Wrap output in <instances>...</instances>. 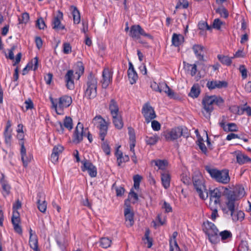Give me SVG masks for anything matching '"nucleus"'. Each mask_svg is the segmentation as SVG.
Here are the masks:
<instances>
[{
  "instance_id": "obj_1",
  "label": "nucleus",
  "mask_w": 251,
  "mask_h": 251,
  "mask_svg": "<svg viewBox=\"0 0 251 251\" xmlns=\"http://www.w3.org/2000/svg\"><path fill=\"white\" fill-rule=\"evenodd\" d=\"M202 231L206 238L212 244H217L220 239L219 237V229L213 223L206 221L202 224Z\"/></svg>"
},
{
  "instance_id": "obj_2",
  "label": "nucleus",
  "mask_w": 251,
  "mask_h": 251,
  "mask_svg": "<svg viewBox=\"0 0 251 251\" xmlns=\"http://www.w3.org/2000/svg\"><path fill=\"white\" fill-rule=\"evenodd\" d=\"M224 102V100L221 97H218L215 95L205 97L202 100V104L203 109L207 115H206L204 112H203L204 116L207 118H210V113L213 110V104L220 106Z\"/></svg>"
},
{
  "instance_id": "obj_3",
  "label": "nucleus",
  "mask_w": 251,
  "mask_h": 251,
  "mask_svg": "<svg viewBox=\"0 0 251 251\" xmlns=\"http://www.w3.org/2000/svg\"><path fill=\"white\" fill-rule=\"evenodd\" d=\"M206 170L210 174L211 177L218 182L226 184L230 181L229 171L227 169L219 170L206 167Z\"/></svg>"
},
{
  "instance_id": "obj_4",
  "label": "nucleus",
  "mask_w": 251,
  "mask_h": 251,
  "mask_svg": "<svg viewBox=\"0 0 251 251\" xmlns=\"http://www.w3.org/2000/svg\"><path fill=\"white\" fill-rule=\"evenodd\" d=\"M238 199L237 196L234 191H230L228 194L226 198V206L228 209V211L226 209L224 210L225 213L228 214L230 212V216L233 222L238 221L237 211H235L236 203L235 201Z\"/></svg>"
},
{
  "instance_id": "obj_5",
  "label": "nucleus",
  "mask_w": 251,
  "mask_h": 251,
  "mask_svg": "<svg viewBox=\"0 0 251 251\" xmlns=\"http://www.w3.org/2000/svg\"><path fill=\"white\" fill-rule=\"evenodd\" d=\"M50 100L52 108L55 110L58 114H60L62 109L64 107H69L72 102L71 97L66 95L61 97L58 99H54L50 96Z\"/></svg>"
},
{
  "instance_id": "obj_6",
  "label": "nucleus",
  "mask_w": 251,
  "mask_h": 251,
  "mask_svg": "<svg viewBox=\"0 0 251 251\" xmlns=\"http://www.w3.org/2000/svg\"><path fill=\"white\" fill-rule=\"evenodd\" d=\"M97 84V78L92 73H90L87 77L86 88L85 91V95L88 99H94L96 97Z\"/></svg>"
},
{
  "instance_id": "obj_7",
  "label": "nucleus",
  "mask_w": 251,
  "mask_h": 251,
  "mask_svg": "<svg viewBox=\"0 0 251 251\" xmlns=\"http://www.w3.org/2000/svg\"><path fill=\"white\" fill-rule=\"evenodd\" d=\"M193 183L195 189L202 200H206L208 197V193L205 188L204 180L200 174L195 175L193 177Z\"/></svg>"
},
{
  "instance_id": "obj_8",
  "label": "nucleus",
  "mask_w": 251,
  "mask_h": 251,
  "mask_svg": "<svg viewBox=\"0 0 251 251\" xmlns=\"http://www.w3.org/2000/svg\"><path fill=\"white\" fill-rule=\"evenodd\" d=\"M92 123L99 129L100 137L101 141H104L107 133L108 123L100 115L95 116L93 119Z\"/></svg>"
},
{
  "instance_id": "obj_9",
  "label": "nucleus",
  "mask_w": 251,
  "mask_h": 251,
  "mask_svg": "<svg viewBox=\"0 0 251 251\" xmlns=\"http://www.w3.org/2000/svg\"><path fill=\"white\" fill-rule=\"evenodd\" d=\"M185 129L181 127H176L169 130H167L164 133V136L168 141H173L177 139L181 136H187L185 134Z\"/></svg>"
},
{
  "instance_id": "obj_10",
  "label": "nucleus",
  "mask_w": 251,
  "mask_h": 251,
  "mask_svg": "<svg viewBox=\"0 0 251 251\" xmlns=\"http://www.w3.org/2000/svg\"><path fill=\"white\" fill-rule=\"evenodd\" d=\"M223 188H216L213 190H210L209 194L210 198V205H211L213 202L215 206L220 204L221 203V198L223 195Z\"/></svg>"
},
{
  "instance_id": "obj_11",
  "label": "nucleus",
  "mask_w": 251,
  "mask_h": 251,
  "mask_svg": "<svg viewBox=\"0 0 251 251\" xmlns=\"http://www.w3.org/2000/svg\"><path fill=\"white\" fill-rule=\"evenodd\" d=\"M142 113L145 118L146 122L148 124L156 117L153 108L149 102L146 103L143 106Z\"/></svg>"
},
{
  "instance_id": "obj_12",
  "label": "nucleus",
  "mask_w": 251,
  "mask_h": 251,
  "mask_svg": "<svg viewBox=\"0 0 251 251\" xmlns=\"http://www.w3.org/2000/svg\"><path fill=\"white\" fill-rule=\"evenodd\" d=\"M87 130V128L84 130L83 124L78 122L73 134V142L76 144L81 142L83 140V136L86 135L85 131Z\"/></svg>"
},
{
  "instance_id": "obj_13",
  "label": "nucleus",
  "mask_w": 251,
  "mask_h": 251,
  "mask_svg": "<svg viewBox=\"0 0 251 251\" xmlns=\"http://www.w3.org/2000/svg\"><path fill=\"white\" fill-rule=\"evenodd\" d=\"M140 35L147 37L151 39H152V36L149 33H146L140 25H134L131 26L130 30V36L133 38L139 39Z\"/></svg>"
},
{
  "instance_id": "obj_14",
  "label": "nucleus",
  "mask_w": 251,
  "mask_h": 251,
  "mask_svg": "<svg viewBox=\"0 0 251 251\" xmlns=\"http://www.w3.org/2000/svg\"><path fill=\"white\" fill-rule=\"evenodd\" d=\"M81 163L83 165V166L81 167L82 171H87L89 176L92 177L97 176V168L90 161L84 159L81 161Z\"/></svg>"
},
{
  "instance_id": "obj_15",
  "label": "nucleus",
  "mask_w": 251,
  "mask_h": 251,
  "mask_svg": "<svg viewBox=\"0 0 251 251\" xmlns=\"http://www.w3.org/2000/svg\"><path fill=\"white\" fill-rule=\"evenodd\" d=\"M63 14L60 11H58L56 16H55L52 21V28L56 30L64 29L65 26L61 24V21L63 19Z\"/></svg>"
},
{
  "instance_id": "obj_16",
  "label": "nucleus",
  "mask_w": 251,
  "mask_h": 251,
  "mask_svg": "<svg viewBox=\"0 0 251 251\" xmlns=\"http://www.w3.org/2000/svg\"><path fill=\"white\" fill-rule=\"evenodd\" d=\"M11 221L15 231L17 233L22 234L23 231L22 228L19 225V223L20 222V214L17 210H13V215Z\"/></svg>"
},
{
  "instance_id": "obj_17",
  "label": "nucleus",
  "mask_w": 251,
  "mask_h": 251,
  "mask_svg": "<svg viewBox=\"0 0 251 251\" xmlns=\"http://www.w3.org/2000/svg\"><path fill=\"white\" fill-rule=\"evenodd\" d=\"M21 145V155L22 160L23 163V165L25 167H26L31 160L33 158V156L31 154H28V155L26 153V149L25 147L24 143L22 142L20 143Z\"/></svg>"
},
{
  "instance_id": "obj_18",
  "label": "nucleus",
  "mask_w": 251,
  "mask_h": 251,
  "mask_svg": "<svg viewBox=\"0 0 251 251\" xmlns=\"http://www.w3.org/2000/svg\"><path fill=\"white\" fill-rule=\"evenodd\" d=\"M124 215L126 226H131L134 224V214L131 210L130 205H126L124 210Z\"/></svg>"
},
{
  "instance_id": "obj_19",
  "label": "nucleus",
  "mask_w": 251,
  "mask_h": 251,
  "mask_svg": "<svg viewBox=\"0 0 251 251\" xmlns=\"http://www.w3.org/2000/svg\"><path fill=\"white\" fill-rule=\"evenodd\" d=\"M112 75L108 69H105L102 72V79L101 81L102 87L106 89L111 82Z\"/></svg>"
},
{
  "instance_id": "obj_20",
  "label": "nucleus",
  "mask_w": 251,
  "mask_h": 251,
  "mask_svg": "<svg viewBox=\"0 0 251 251\" xmlns=\"http://www.w3.org/2000/svg\"><path fill=\"white\" fill-rule=\"evenodd\" d=\"M37 207L40 211L45 213L47 209V203L45 200V195L42 193H39L37 195Z\"/></svg>"
},
{
  "instance_id": "obj_21",
  "label": "nucleus",
  "mask_w": 251,
  "mask_h": 251,
  "mask_svg": "<svg viewBox=\"0 0 251 251\" xmlns=\"http://www.w3.org/2000/svg\"><path fill=\"white\" fill-rule=\"evenodd\" d=\"M73 125L72 119L70 117L66 116L64 119L63 124H62L61 122H59V127L57 128V130L62 133L64 131L63 126L68 130H71L73 128Z\"/></svg>"
},
{
  "instance_id": "obj_22",
  "label": "nucleus",
  "mask_w": 251,
  "mask_h": 251,
  "mask_svg": "<svg viewBox=\"0 0 251 251\" xmlns=\"http://www.w3.org/2000/svg\"><path fill=\"white\" fill-rule=\"evenodd\" d=\"M206 86L210 90L226 88L227 86V82L226 81L219 80L208 81L206 84Z\"/></svg>"
},
{
  "instance_id": "obj_23",
  "label": "nucleus",
  "mask_w": 251,
  "mask_h": 251,
  "mask_svg": "<svg viewBox=\"0 0 251 251\" xmlns=\"http://www.w3.org/2000/svg\"><path fill=\"white\" fill-rule=\"evenodd\" d=\"M204 47L201 45L195 44L193 46L192 50L197 59L200 61H204Z\"/></svg>"
},
{
  "instance_id": "obj_24",
  "label": "nucleus",
  "mask_w": 251,
  "mask_h": 251,
  "mask_svg": "<svg viewBox=\"0 0 251 251\" xmlns=\"http://www.w3.org/2000/svg\"><path fill=\"white\" fill-rule=\"evenodd\" d=\"M120 146L118 147L116 151L115 155L117 158V162L118 166H121L123 163H126L129 160V157L127 155H123V152L119 151V149Z\"/></svg>"
},
{
  "instance_id": "obj_25",
  "label": "nucleus",
  "mask_w": 251,
  "mask_h": 251,
  "mask_svg": "<svg viewBox=\"0 0 251 251\" xmlns=\"http://www.w3.org/2000/svg\"><path fill=\"white\" fill-rule=\"evenodd\" d=\"M73 76L74 71L72 70H69L65 75L66 86L70 90L73 89L75 87Z\"/></svg>"
},
{
  "instance_id": "obj_26",
  "label": "nucleus",
  "mask_w": 251,
  "mask_h": 251,
  "mask_svg": "<svg viewBox=\"0 0 251 251\" xmlns=\"http://www.w3.org/2000/svg\"><path fill=\"white\" fill-rule=\"evenodd\" d=\"M4 177V175L2 174L1 177L0 178V183L2 186L3 195L5 197L9 195L11 187Z\"/></svg>"
},
{
  "instance_id": "obj_27",
  "label": "nucleus",
  "mask_w": 251,
  "mask_h": 251,
  "mask_svg": "<svg viewBox=\"0 0 251 251\" xmlns=\"http://www.w3.org/2000/svg\"><path fill=\"white\" fill-rule=\"evenodd\" d=\"M161 181L163 187L167 189L170 185L171 176L168 171L161 172Z\"/></svg>"
},
{
  "instance_id": "obj_28",
  "label": "nucleus",
  "mask_w": 251,
  "mask_h": 251,
  "mask_svg": "<svg viewBox=\"0 0 251 251\" xmlns=\"http://www.w3.org/2000/svg\"><path fill=\"white\" fill-rule=\"evenodd\" d=\"M29 243L30 247L35 251L38 250V240L37 236L35 234L32 233L31 228L29 229Z\"/></svg>"
},
{
  "instance_id": "obj_29",
  "label": "nucleus",
  "mask_w": 251,
  "mask_h": 251,
  "mask_svg": "<svg viewBox=\"0 0 251 251\" xmlns=\"http://www.w3.org/2000/svg\"><path fill=\"white\" fill-rule=\"evenodd\" d=\"M113 123L116 128L120 129L124 126L123 121L121 115L120 114L112 116Z\"/></svg>"
},
{
  "instance_id": "obj_30",
  "label": "nucleus",
  "mask_w": 251,
  "mask_h": 251,
  "mask_svg": "<svg viewBox=\"0 0 251 251\" xmlns=\"http://www.w3.org/2000/svg\"><path fill=\"white\" fill-rule=\"evenodd\" d=\"M109 109L111 116L119 114L118 105L114 99L111 100L109 105Z\"/></svg>"
},
{
  "instance_id": "obj_31",
  "label": "nucleus",
  "mask_w": 251,
  "mask_h": 251,
  "mask_svg": "<svg viewBox=\"0 0 251 251\" xmlns=\"http://www.w3.org/2000/svg\"><path fill=\"white\" fill-rule=\"evenodd\" d=\"M183 36L181 34L174 33L172 36V45L175 47H178L183 42Z\"/></svg>"
},
{
  "instance_id": "obj_32",
  "label": "nucleus",
  "mask_w": 251,
  "mask_h": 251,
  "mask_svg": "<svg viewBox=\"0 0 251 251\" xmlns=\"http://www.w3.org/2000/svg\"><path fill=\"white\" fill-rule=\"evenodd\" d=\"M151 162L154 163L155 165L158 167V169L162 171L161 172L167 171L165 169L168 165L167 161L165 160H152Z\"/></svg>"
},
{
  "instance_id": "obj_33",
  "label": "nucleus",
  "mask_w": 251,
  "mask_h": 251,
  "mask_svg": "<svg viewBox=\"0 0 251 251\" xmlns=\"http://www.w3.org/2000/svg\"><path fill=\"white\" fill-rule=\"evenodd\" d=\"M236 160L239 164H243L247 162L251 161V159L247 155L238 152L236 154Z\"/></svg>"
},
{
  "instance_id": "obj_34",
  "label": "nucleus",
  "mask_w": 251,
  "mask_h": 251,
  "mask_svg": "<svg viewBox=\"0 0 251 251\" xmlns=\"http://www.w3.org/2000/svg\"><path fill=\"white\" fill-rule=\"evenodd\" d=\"M201 91L200 86L198 84H194L191 88L189 96L193 98L198 97L200 94Z\"/></svg>"
},
{
  "instance_id": "obj_35",
  "label": "nucleus",
  "mask_w": 251,
  "mask_h": 251,
  "mask_svg": "<svg viewBox=\"0 0 251 251\" xmlns=\"http://www.w3.org/2000/svg\"><path fill=\"white\" fill-rule=\"evenodd\" d=\"M184 68L190 72L191 75L193 76L196 75L197 72V66L195 64H190L184 62Z\"/></svg>"
},
{
  "instance_id": "obj_36",
  "label": "nucleus",
  "mask_w": 251,
  "mask_h": 251,
  "mask_svg": "<svg viewBox=\"0 0 251 251\" xmlns=\"http://www.w3.org/2000/svg\"><path fill=\"white\" fill-rule=\"evenodd\" d=\"M73 9L72 14L73 16L74 22L75 24H78L80 22V16L78 10L75 6H72Z\"/></svg>"
},
{
  "instance_id": "obj_37",
  "label": "nucleus",
  "mask_w": 251,
  "mask_h": 251,
  "mask_svg": "<svg viewBox=\"0 0 251 251\" xmlns=\"http://www.w3.org/2000/svg\"><path fill=\"white\" fill-rule=\"evenodd\" d=\"M219 61L223 64L230 66L232 63V57L230 58L227 56L219 54L217 56Z\"/></svg>"
},
{
  "instance_id": "obj_38",
  "label": "nucleus",
  "mask_w": 251,
  "mask_h": 251,
  "mask_svg": "<svg viewBox=\"0 0 251 251\" xmlns=\"http://www.w3.org/2000/svg\"><path fill=\"white\" fill-rule=\"evenodd\" d=\"M220 236L221 237L222 241H224L231 238L232 235L230 231L225 230L221 232L219 231V237Z\"/></svg>"
},
{
  "instance_id": "obj_39",
  "label": "nucleus",
  "mask_w": 251,
  "mask_h": 251,
  "mask_svg": "<svg viewBox=\"0 0 251 251\" xmlns=\"http://www.w3.org/2000/svg\"><path fill=\"white\" fill-rule=\"evenodd\" d=\"M128 79L131 84L136 83L138 79V75L135 71L127 72Z\"/></svg>"
},
{
  "instance_id": "obj_40",
  "label": "nucleus",
  "mask_w": 251,
  "mask_h": 251,
  "mask_svg": "<svg viewBox=\"0 0 251 251\" xmlns=\"http://www.w3.org/2000/svg\"><path fill=\"white\" fill-rule=\"evenodd\" d=\"M112 241L108 238L102 237L100 240V246L103 248H107L111 246Z\"/></svg>"
},
{
  "instance_id": "obj_41",
  "label": "nucleus",
  "mask_w": 251,
  "mask_h": 251,
  "mask_svg": "<svg viewBox=\"0 0 251 251\" xmlns=\"http://www.w3.org/2000/svg\"><path fill=\"white\" fill-rule=\"evenodd\" d=\"M128 199L131 200L133 203H135L138 200V195L134 192L133 188L130 189V192L128 194Z\"/></svg>"
},
{
  "instance_id": "obj_42",
  "label": "nucleus",
  "mask_w": 251,
  "mask_h": 251,
  "mask_svg": "<svg viewBox=\"0 0 251 251\" xmlns=\"http://www.w3.org/2000/svg\"><path fill=\"white\" fill-rule=\"evenodd\" d=\"M216 12L221 15L222 17L226 18L228 16V12L227 10L223 6L216 9Z\"/></svg>"
},
{
  "instance_id": "obj_43",
  "label": "nucleus",
  "mask_w": 251,
  "mask_h": 251,
  "mask_svg": "<svg viewBox=\"0 0 251 251\" xmlns=\"http://www.w3.org/2000/svg\"><path fill=\"white\" fill-rule=\"evenodd\" d=\"M162 87L165 88L164 92L167 95V96L170 98H174L175 96V93L174 91L170 89L168 85L165 83H162Z\"/></svg>"
},
{
  "instance_id": "obj_44",
  "label": "nucleus",
  "mask_w": 251,
  "mask_h": 251,
  "mask_svg": "<svg viewBox=\"0 0 251 251\" xmlns=\"http://www.w3.org/2000/svg\"><path fill=\"white\" fill-rule=\"evenodd\" d=\"M159 137L157 135H153L151 137H147L146 141L147 144L153 145L155 144L158 141Z\"/></svg>"
},
{
  "instance_id": "obj_45",
  "label": "nucleus",
  "mask_w": 251,
  "mask_h": 251,
  "mask_svg": "<svg viewBox=\"0 0 251 251\" xmlns=\"http://www.w3.org/2000/svg\"><path fill=\"white\" fill-rule=\"evenodd\" d=\"M150 230L147 229L146 230L144 237L143 240H147V243H148V248H150L152 245V238H150Z\"/></svg>"
},
{
  "instance_id": "obj_46",
  "label": "nucleus",
  "mask_w": 251,
  "mask_h": 251,
  "mask_svg": "<svg viewBox=\"0 0 251 251\" xmlns=\"http://www.w3.org/2000/svg\"><path fill=\"white\" fill-rule=\"evenodd\" d=\"M249 246L246 241H241L238 247V251H248Z\"/></svg>"
},
{
  "instance_id": "obj_47",
  "label": "nucleus",
  "mask_w": 251,
  "mask_h": 251,
  "mask_svg": "<svg viewBox=\"0 0 251 251\" xmlns=\"http://www.w3.org/2000/svg\"><path fill=\"white\" fill-rule=\"evenodd\" d=\"M227 127H226L225 131L226 132H230V131H237L238 130V128L235 123H228L227 125Z\"/></svg>"
},
{
  "instance_id": "obj_48",
  "label": "nucleus",
  "mask_w": 251,
  "mask_h": 251,
  "mask_svg": "<svg viewBox=\"0 0 251 251\" xmlns=\"http://www.w3.org/2000/svg\"><path fill=\"white\" fill-rule=\"evenodd\" d=\"M170 251H180L179 248L177 244L176 241H170Z\"/></svg>"
},
{
  "instance_id": "obj_49",
  "label": "nucleus",
  "mask_w": 251,
  "mask_h": 251,
  "mask_svg": "<svg viewBox=\"0 0 251 251\" xmlns=\"http://www.w3.org/2000/svg\"><path fill=\"white\" fill-rule=\"evenodd\" d=\"M211 206V210H212V213L211 215V219L212 220V221H215L216 218L219 216L218 213V210H217V207L216 206H214V205H210Z\"/></svg>"
},
{
  "instance_id": "obj_50",
  "label": "nucleus",
  "mask_w": 251,
  "mask_h": 251,
  "mask_svg": "<svg viewBox=\"0 0 251 251\" xmlns=\"http://www.w3.org/2000/svg\"><path fill=\"white\" fill-rule=\"evenodd\" d=\"M101 144V148L106 155L110 154V148L107 141H104Z\"/></svg>"
},
{
  "instance_id": "obj_51",
  "label": "nucleus",
  "mask_w": 251,
  "mask_h": 251,
  "mask_svg": "<svg viewBox=\"0 0 251 251\" xmlns=\"http://www.w3.org/2000/svg\"><path fill=\"white\" fill-rule=\"evenodd\" d=\"M29 19V14L27 13H24L21 17L19 18V24H26Z\"/></svg>"
},
{
  "instance_id": "obj_52",
  "label": "nucleus",
  "mask_w": 251,
  "mask_h": 251,
  "mask_svg": "<svg viewBox=\"0 0 251 251\" xmlns=\"http://www.w3.org/2000/svg\"><path fill=\"white\" fill-rule=\"evenodd\" d=\"M4 135L5 138V142L7 146H11V131H4Z\"/></svg>"
},
{
  "instance_id": "obj_53",
  "label": "nucleus",
  "mask_w": 251,
  "mask_h": 251,
  "mask_svg": "<svg viewBox=\"0 0 251 251\" xmlns=\"http://www.w3.org/2000/svg\"><path fill=\"white\" fill-rule=\"evenodd\" d=\"M36 25L40 29H44L46 27V24L42 18H40L36 21Z\"/></svg>"
},
{
  "instance_id": "obj_54",
  "label": "nucleus",
  "mask_w": 251,
  "mask_h": 251,
  "mask_svg": "<svg viewBox=\"0 0 251 251\" xmlns=\"http://www.w3.org/2000/svg\"><path fill=\"white\" fill-rule=\"evenodd\" d=\"M198 145L199 147V148L201 149V151L204 153L205 154L207 153V148L205 145V144L203 142L202 139H199L198 140Z\"/></svg>"
},
{
  "instance_id": "obj_55",
  "label": "nucleus",
  "mask_w": 251,
  "mask_h": 251,
  "mask_svg": "<svg viewBox=\"0 0 251 251\" xmlns=\"http://www.w3.org/2000/svg\"><path fill=\"white\" fill-rule=\"evenodd\" d=\"M199 28L201 30H210L211 29V26L208 25L207 23L205 22H200L198 24Z\"/></svg>"
},
{
  "instance_id": "obj_56",
  "label": "nucleus",
  "mask_w": 251,
  "mask_h": 251,
  "mask_svg": "<svg viewBox=\"0 0 251 251\" xmlns=\"http://www.w3.org/2000/svg\"><path fill=\"white\" fill-rule=\"evenodd\" d=\"M63 52L65 54H69L72 51V47L71 45L69 43H64L63 45Z\"/></svg>"
},
{
  "instance_id": "obj_57",
  "label": "nucleus",
  "mask_w": 251,
  "mask_h": 251,
  "mask_svg": "<svg viewBox=\"0 0 251 251\" xmlns=\"http://www.w3.org/2000/svg\"><path fill=\"white\" fill-rule=\"evenodd\" d=\"M239 71L241 73L242 77L243 79L247 77V70L244 65H240L239 67Z\"/></svg>"
},
{
  "instance_id": "obj_58",
  "label": "nucleus",
  "mask_w": 251,
  "mask_h": 251,
  "mask_svg": "<svg viewBox=\"0 0 251 251\" xmlns=\"http://www.w3.org/2000/svg\"><path fill=\"white\" fill-rule=\"evenodd\" d=\"M223 22L219 19H216L214 20L213 27L217 29H220Z\"/></svg>"
},
{
  "instance_id": "obj_59",
  "label": "nucleus",
  "mask_w": 251,
  "mask_h": 251,
  "mask_svg": "<svg viewBox=\"0 0 251 251\" xmlns=\"http://www.w3.org/2000/svg\"><path fill=\"white\" fill-rule=\"evenodd\" d=\"M151 127L154 131H158L160 129L161 125L158 121L154 120L151 122Z\"/></svg>"
},
{
  "instance_id": "obj_60",
  "label": "nucleus",
  "mask_w": 251,
  "mask_h": 251,
  "mask_svg": "<svg viewBox=\"0 0 251 251\" xmlns=\"http://www.w3.org/2000/svg\"><path fill=\"white\" fill-rule=\"evenodd\" d=\"M77 67L78 68V71L76 72V74L78 75L79 78L84 73V67L81 62H78L77 64Z\"/></svg>"
},
{
  "instance_id": "obj_61",
  "label": "nucleus",
  "mask_w": 251,
  "mask_h": 251,
  "mask_svg": "<svg viewBox=\"0 0 251 251\" xmlns=\"http://www.w3.org/2000/svg\"><path fill=\"white\" fill-rule=\"evenodd\" d=\"M33 69V66L32 63L29 62L25 68H24L22 71L23 75H25L27 74L28 72L30 70Z\"/></svg>"
},
{
  "instance_id": "obj_62",
  "label": "nucleus",
  "mask_w": 251,
  "mask_h": 251,
  "mask_svg": "<svg viewBox=\"0 0 251 251\" xmlns=\"http://www.w3.org/2000/svg\"><path fill=\"white\" fill-rule=\"evenodd\" d=\"M25 105L26 110L28 109H31L33 108V103L30 99H28L27 100H25Z\"/></svg>"
},
{
  "instance_id": "obj_63",
  "label": "nucleus",
  "mask_w": 251,
  "mask_h": 251,
  "mask_svg": "<svg viewBox=\"0 0 251 251\" xmlns=\"http://www.w3.org/2000/svg\"><path fill=\"white\" fill-rule=\"evenodd\" d=\"M64 148L62 146L60 145H57L54 147L52 150V152H55L56 153V154L59 155L62 152Z\"/></svg>"
},
{
  "instance_id": "obj_64",
  "label": "nucleus",
  "mask_w": 251,
  "mask_h": 251,
  "mask_svg": "<svg viewBox=\"0 0 251 251\" xmlns=\"http://www.w3.org/2000/svg\"><path fill=\"white\" fill-rule=\"evenodd\" d=\"M162 208L165 209V212L167 213L172 212V208L170 204L165 201H164V203L162 206Z\"/></svg>"
}]
</instances>
